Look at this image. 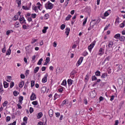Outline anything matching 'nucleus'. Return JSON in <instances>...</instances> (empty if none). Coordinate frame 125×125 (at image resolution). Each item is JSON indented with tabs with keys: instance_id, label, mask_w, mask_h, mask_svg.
<instances>
[{
	"instance_id": "26",
	"label": "nucleus",
	"mask_w": 125,
	"mask_h": 125,
	"mask_svg": "<svg viewBox=\"0 0 125 125\" xmlns=\"http://www.w3.org/2000/svg\"><path fill=\"white\" fill-rule=\"evenodd\" d=\"M122 69H123V65L119 64L118 67L117 72H119V71L122 70Z\"/></svg>"
},
{
	"instance_id": "30",
	"label": "nucleus",
	"mask_w": 125,
	"mask_h": 125,
	"mask_svg": "<svg viewBox=\"0 0 125 125\" xmlns=\"http://www.w3.org/2000/svg\"><path fill=\"white\" fill-rule=\"evenodd\" d=\"M108 76V74L107 73H104L102 75L101 78H103V79H105Z\"/></svg>"
},
{
	"instance_id": "28",
	"label": "nucleus",
	"mask_w": 125,
	"mask_h": 125,
	"mask_svg": "<svg viewBox=\"0 0 125 125\" xmlns=\"http://www.w3.org/2000/svg\"><path fill=\"white\" fill-rule=\"evenodd\" d=\"M18 4V7H20L21 6V0H16Z\"/></svg>"
},
{
	"instance_id": "40",
	"label": "nucleus",
	"mask_w": 125,
	"mask_h": 125,
	"mask_svg": "<svg viewBox=\"0 0 125 125\" xmlns=\"http://www.w3.org/2000/svg\"><path fill=\"white\" fill-rule=\"evenodd\" d=\"M5 51H6V49L5 48V45H4L3 48L2 49V52L3 53H5Z\"/></svg>"
},
{
	"instance_id": "20",
	"label": "nucleus",
	"mask_w": 125,
	"mask_h": 125,
	"mask_svg": "<svg viewBox=\"0 0 125 125\" xmlns=\"http://www.w3.org/2000/svg\"><path fill=\"white\" fill-rule=\"evenodd\" d=\"M39 70H40V67L39 66L36 67L34 70V74H37V73L39 72Z\"/></svg>"
},
{
	"instance_id": "2",
	"label": "nucleus",
	"mask_w": 125,
	"mask_h": 125,
	"mask_svg": "<svg viewBox=\"0 0 125 125\" xmlns=\"http://www.w3.org/2000/svg\"><path fill=\"white\" fill-rule=\"evenodd\" d=\"M111 14V10H108L105 12V13L104 14V16H102L101 17L102 19H106L105 17H107L109 16Z\"/></svg>"
},
{
	"instance_id": "27",
	"label": "nucleus",
	"mask_w": 125,
	"mask_h": 125,
	"mask_svg": "<svg viewBox=\"0 0 125 125\" xmlns=\"http://www.w3.org/2000/svg\"><path fill=\"white\" fill-rule=\"evenodd\" d=\"M36 5H38L37 8H38L39 10H41V6H42V4L40 3V2H37Z\"/></svg>"
},
{
	"instance_id": "21",
	"label": "nucleus",
	"mask_w": 125,
	"mask_h": 125,
	"mask_svg": "<svg viewBox=\"0 0 125 125\" xmlns=\"http://www.w3.org/2000/svg\"><path fill=\"white\" fill-rule=\"evenodd\" d=\"M11 54V49L9 48L6 52V55H10Z\"/></svg>"
},
{
	"instance_id": "18",
	"label": "nucleus",
	"mask_w": 125,
	"mask_h": 125,
	"mask_svg": "<svg viewBox=\"0 0 125 125\" xmlns=\"http://www.w3.org/2000/svg\"><path fill=\"white\" fill-rule=\"evenodd\" d=\"M58 91H59V92L62 93V92H63V91H64V87L61 86L60 88H59Z\"/></svg>"
},
{
	"instance_id": "32",
	"label": "nucleus",
	"mask_w": 125,
	"mask_h": 125,
	"mask_svg": "<svg viewBox=\"0 0 125 125\" xmlns=\"http://www.w3.org/2000/svg\"><path fill=\"white\" fill-rule=\"evenodd\" d=\"M11 76H7L6 81L8 82V83H10V82L11 81Z\"/></svg>"
},
{
	"instance_id": "46",
	"label": "nucleus",
	"mask_w": 125,
	"mask_h": 125,
	"mask_svg": "<svg viewBox=\"0 0 125 125\" xmlns=\"http://www.w3.org/2000/svg\"><path fill=\"white\" fill-rule=\"evenodd\" d=\"M44 18L46 20L48 19L49 18V15L48 14H45Z\"/></svg>"
},
{
	"instance_id": "25",
	"label": "nucleus",
	"mask_w": 125,
	"mask_h": 125,
	"mask_svg": "<svg viewBox=\"0 0 125 125\" xmlns=\"http://www.w3.org/2000/svg\"><path fill=\"white\" fill-rule=\"evenodd\" d=\"M23 99H24V98L23 97V96H20L19 98V101L20 103H21V104H22V101H23Z\"/></svg>"
},
{
	"instance_id": "37",
	"label": "nucleus",
	"mask_w": 125,
	"mask_h": 125,
	"mask_svg": "<svg viewBox=\"0 0 125 125\" xmlns=\"http://www.w3.org/2000/svg\"><path fill=\"white\" fill-rule=\"evenodd\" d=\"M120 37H121V34H116L114 36L115 39H120Z\"/></svg>"
},
{
	"instance_id": "17",
	"label": "nucleus",
	"mask_w": 125,
	"mask_h": 125,
	"mask_svg": "<svg viewBox=\"0 0 125 125\" xmlns=\"http://www.w3.org/2000/svg\"><path fill=\"white\" fill-rule=\"evenodd\" d=\"M19 86L21 88H22V87H23V86H24V81L21 82L19 84Z\"/></svg>"
},
{
	"instance_id": "13",
	"label": "nucleus",
	"mask_w": 125,
	"mask_h": 125,
	"mask_svg": "<svg viewBox=\"0 0 125 125\" xmlns=\"http://www.w3.org/2000/svg\"><path fill=\"white\" fill-rule=\"evenodd\" d=\"M65 34H66L67 37L69 36V34H70V28L67 27L65 29Z\"/></svg>"
},
{
	"instance_id": "55",
	"label": "nucleus",
	"mask_w": 125,
	"mask_h": 125,
	"mask_svg": "<svg viewBox=\"0 0 125 125\" xmlns=\"http://www.w3.org/2000/svg\"><path fill=\"white\" fill-rule=\"evenodd\" d=\"M88 54V53H87L86 52V51H84L83 52V56H86V55H87Z\"/></svg>"
},
{
	"instance_id": "54",
	"label": "nucleus",
	"mask_w": 125,
	"mask_h": 125,
	"mask_svg": "<svg viewBox=\"0 0 125 125\" xmlns=\"http://www.w3.org/2000/svg\"><path fill=\"white\" fill-rule=\"evenodd\" d=\"M14 21H16V20H18V18H19V16L16 15L14 16Z\"/></svg>"
},
{
	"instance_id": "8",
	"label": "nucleus",
	"mask_w": 125,
	"mask_h": 125,
	"mask_svg": "<svg viewBox=\"0 0 125 125\" xmlns=\"http://www.w3.org/2000/svg\"><path fill=\"white\" fill-rule=\"evenodd\" d=\"M94 46V42H93L92 44H91L88 47V49L90 51V52H91V50L93 48Z\"/></svg>"
},
{
	"instance_id": "47",
	"label": "nucleus",
	"mask_w": 125,
	"mask_h": 125,
	"mask_svg": "<svg viewBox=\"0 0 125 125\" xmlns=\"http://www.w3.org/2000/svg\"><path fill=\"white\" fill-rule=\"evenodd\" d=\"M86 22H87V18L85 19L83 23V26H84L86 24Z\"/></svg>"
},
{
	"instance_id": "63",
	"label": "nucleus",
	"mask_w": 125,
	"mask_h": 125,
	"mask_svg": "<svg viewBox=\"0 0 125 125\" xmlns=\"http://www.w3.org/2000/svg\"><path fill=\"white\" fill-rule=\"evenodd\" d=\"M114 99H115V96L114 95L111 96V97L110 99V101L112 102L113 100H114Z\"/></svg>"
},
{
	"instance_id": "49",
	"label": "nucleus",
	"mask_w": 125,
	"mask_h": 125,
	"mask_svg": "<svg viewBox=\"0 0 125 125\" xmlns=\"http://www.w3.org/2000/svg\"><path fill=\"white\" fill-rule=\"evenodd\" d=\"M13 94L14 96H17L19 93H18V92L17 91H15L13 92Z\"/></svg>"
},
{
	"instance_id": "42",
	"label": "nucleus",
	"mask_w": 125,
	"mask_h": 125,
	"mask_svg": "<svg viewBox=\"0 0 125 125\" xmlns=\"http://www.w3.org/2000/svg\"><path fill=\"white\" fill-rule=\"evenodd\" d=\"M33 10H34L36 12H39V10L38 9V7L37 6H35L33 8Z\"/></svg>"
},
{
	"instance_id": "59",
	"label": "nucleus",
	"mask_w": 125,
	"mask_h": 125,
	"mask_svg": "<svg viewBox=\"0 0 125 125\" xmlns=\"http://www.w3.org/2000/svg\"><path fill=\"white\" fill-rule=\"evenodd\" d=\"M33 19H32L31 17H28L27 18V21H28V22H32Z\"/></svg>"
},
{
	"instance_id": "4",
	"label": "nucleus",
	"mask_w": 125,
	"mask_h": 125,
	"mask_svg": "<svg viewBox=\"0 0 125 125\" xmlns=\"http://www.w3.org/2000/svg\"><path fill=\"white\" fill-rule=\"evenodd\" d=\"M83 57H81L76 63L77 67H79V65H81L82 64V62H83Z\"/></svg>"
},
{
	"instance_id": "24",
	"label": "nucleus",
	"mask_w": 125,
	"mask_h": 125,
	"mask_svg": "<svg viewBox=\"0 0 125 125\" xmlns=\"http://www.w3.org/2000/svg\"><path fill=\"white\" fill-rule=\"evenodd\" d=\"M68 103H69V101L68 100H64L62 103V105H66V104H68Z\"/></svg>"
},
{
	"instance_id": "48",
	"label": "nucleus",
	"mask_w": 125,
	"mask_h": 125,
	"mask_svg": "<svg viewBox=\"0 0 125 125\" xmlns=\"http://www.w3.org/2000/svg\"><path fill=\"white\" fill-rule=\"evenodd\" d=\"M31 17L33 19H35V18H36V17H37V15L36 14H32Z\"/></svg>"
},
{
	"instance_id": "7",
	"label": "nucleus",
	"mask_w": 125,
	"mask_h": 125,
	"mask_svg": "<svg viewBox=\"0 0 125 125\" xmlns=\"http://www.w3.org/2000/svg\"><path fill=\"white\" fill-rule=\"evenodd\" d=\"M113 45H114V42H109L107 45V48H113Z\"/></svg>"
},
{
	"instance_id": "53",
	"label": "nucleus",
	"mask_w": 125,
	"mask_h": 125,
	"mask_svg": "<svg viewBox=\"0 0 125 125\" xmlns=\"http://www.w3.org/2000/svg\"><path fill=\"white\" fill-rule=\"evenodd\" d=\"M8 103V102L7 101L4 102V103H3V107H5L7 105Z\"/></svg>"
},
{
	"instance_id": "51",
	"label": "nucleus",
	"mask_w": 125,
	"mask_h": 125,
	"mask_svg": "<svg viewBox=\"0 0 125 125\" xmlns=\"http://www.w3.org/2000/svg\"><path fill=\"white\" fill-rule=\"evenodd\" d=\"M33 112H34V108H33V107H31L29 108V112L30 114H32V113H33Z\"/></svg>"
},
{
	"instance_id": "14",
	"label": "nucleus",
	"mask_w": 125,
	"mask_h": 125,
	"mask_svg": "<svg viewBox=\"0 0 125 125\" xmlns=\"http://www.w3.org/2000/svg\"><path fill=\"white\" fill-rule=\"evenodd\" d=\"M9 84V83H7V82L4 81L3 82V85H4V88H7V87H8V85Z\"/></svg>"
},
{
	"instance_id": "9",
	"label": "nucleus",
	"mask_w": 125,
	"mask_h": 125,
	"mask_svg": "<svg viewBox=\"0 0 125 125\" xmlns=\"http://www.w3.org/2000/svg\"><path fill=\"white\" fill-rule=\"evenodd\" d=\"M94 81H97L95 82L94 84H97L98 83H99L100 82H101L100 79H97V78H96L95 76H94Z\"/></svg>"
},
{
	"instance_id": "36",
	"label": "nucleus",
	"mask_w": 125,
	"mask_h": 125,
	"mask_svg": "<svg viewBox=\"0 0 125 125\" xmlns=\"http://www.w3.org/2000/svg\"><path fill=\"white\" fill-rule=\"evenodd\" d=\"M43 61V60L42 58L40 59L37 63L38 65H42V62Z\"/></svg>"
},
{
	"instance_id": "33",
	"label": "nucleus",
	"mask_w": 125,
	"mask_h": 125,
	"mask_svg": "<svg viewBox=\"0 0 125 125\" xmlns=\"http://www.w3.org/2000/svg\"><path fill=\"white\" fill-rule=\"evenodd\" d=\"M100 74H101V72L99 71V70H97L96 72H95V76H97L98 77L100 76Z\"/></svg>"
},
{
	"instance_id": "1",
	"label": "nucleus",
	"mask_w": 125,
	"mask_h": 125,
	"mask_svg": "<svg viewBox=\"0 0 125 125\" xmlns=\"http://www.w3.org/2000/svg\"><path fill=\"white\" fill-rule=\"evenodd\" d=\"M45 7L46 9H52L53 8V4L48 1L45 4Z\"/></svg>"
},
{
	"instance_id": "61",
	"label": "nucleus",
	"mask_w": 125,
	"mask_h": 125,
	"mask_svg": "<svg viewBox=\"0 0 125 125\" xmlns=\"http://www.w3.org/2000/svg\"><path fill=\"white\" fill-rule=\"evenodd\" d=\"M83 103L85 105H87V100H86V99H84Z\"/></svg>"
},
{
	"instance_id": "38",
	"label": "nucleus",
	"mask_w": 125,
	"mask_h": 125,
	"mask_svg": "<svg viewBox=\"0 0 125 125\" xmlns=\"http://www.w3.org/2000/svg\"><path fill=\"white\" fill-rule=\"evenodd\" d=\"M32 62L33 63H35V62H36V55H34L32 57Z\"/></svg>"
},
{
	"instance_id": "43",
	"label": "nucleus",
	"mask_w": 125,
	"mask_h": 125,
	"mask_svg": "<svg viewBox=\"0 0 125 125\" xmlns=\"http://www.w3.org/2000/svg\"><path fill=\"white\" fill-rule=\"evenodd\" d=\"M66 27V25L62 24L61 26V30H64L65 29V27Z\"/></svg>"
},
{
	"instance_id": "22",
	"label": "nucleus",
	"mask_w": 125,
	"mask_h": 125,
	"mask_svg": "<svg viewBox=\"0 0 125 125\" xmlns=\"http://www.w3.org/2000/svg\"><path fill=\"white\" fill-rule=\"evenodd\" d=\"M72 15H68V16L65 18V21H69L71 19Z\"/></svg>"
},
{
	"instance_id": "31",
	"label": "nucleus",
	"mask_w": 125,
	"mask_h": 125,
	"mask_svg": "<svg viewBox=\"0 0 125 125\" xmlns=\"http://www.w3.org/2000/svg\"><path fill=\"white\" fill-rule=\"evenodd\" d=\"M76 70H73L70 73L71 76H72L73 78L75 77V74H76Z\"/></svg>"
},
{
	"instance_id": "41",
	"label": "nucleus",
	"mask_w": 125,
	"mask_h": 125,
	"mask_svg": "<svg viewBox=\"0 0 125 125\" xmlns=\"http://www.w3.org/2000/svg\"><path fill=\"white\" fill-rule=\"evenodd\" d=\"M14 86V82H11L10 83V88H12Z\"/></svg>"
},
{
	"instance_id": "57",
	"label": "nucleus",
	"mask_w": 125,
	"mask_h": 125,
	"mask_svg": "<svg viewBox=\"0 0 125 125\" xmlns=\"http://www.w3.org/2000/svg\"><path fill=\"white\" fill-rule=\"evenodd\" d=\"M90 96L91 97V98H93V97H94V96H93V91L90 92Z\"/></svg>"
},
{
	"instance_id": "6",
	"label": "nucleus",
	"mask_w": 125,
	"mask_h": 125,
	"mask_svg": "<svg viewBox=\"0 0 125 125\" xmlns=\"http://www.w3.org/2000/svg\"><path fill=\"white\" fill-rule=\"evenodd\" d=\"M47 77H48V75L47 74H46L44 75V77L42 78V83H45L47 82Z\"/></svg>"
},
{
	"instance_id": "52",
	"label": "nucleus",
	"mask_w": 125,
	"mask_h": 125,
	"mask_svg": "<svg viewBox=\"0 0 125 125\" xmlns=\"http://www.w3.org/2000/svg\"><path fill=\"white\" fill-rule=\"evenodd\" d=\"M19 25H20L19 22H18V21L16 22V23H15L16 28H19Z\"/></svg>"
},
{
	"instance_id": "5",
	"label": "nucleus",
	"mask_w": 125,
	"mask_h": 125,
	"mask_svg": "<svg viewBox=\"0 0 125 125\" xmlns=\"http://www.w3.org/2000/svg\"><path fill=\"white\" fill-rule=\"evenodd\" d=\"M36 99H37V96L36 95V94H35L34 93H32L31 95L30 96L31 101L36 100Z\"/></svg>"
},
{
	"instance_id": "29",
	"label": "nucleus",
	"mask_w": 125,
	"mask_h": 125,
	"mask_svg": "<svg viewBox=\"0 0 125 125\" xmlns=\"http://www.w3.org/2000/svg\"><path fill=\"white\" fill-rule=\"evenodd\" d=\"M119 40L121 42H125V37L124 36H120L119 38Z\"/></svg>"
},
{
	"instance_id": "45",
	"label": "nucleus",
	"mask_w": 125,
	"mask_h": 125,
	"mask_svg": "<svg viewBox=\"0 0 125 125\" xmlns=\"http://www.w3.org/2000/svg\"><path fill=\"white\" fill-rule=\"evenodd\" d=\"M38 41V39H32L31 43H35V42H37Z\"/></svg>"
},
{
	"instance_id": "34",
	"label": "nucleus",
	"mask_w": 125,
	"mask_h": 125,
	"mask_svg": "<svg viewBox=\"0 0 125 125\" xmlns=\"http://www.w3.org/2000/svg\"><path fill=\"white\" fill-rule=\"evenodd\" d=\"M120 23V18H117L115 21V24L118 25Z\"/></svg>"
},
{
	"instance_id": "35",
	"label": "nucleus",
	"mask_w": 125,
	"mask_h": 125,
	"mask_svg": "<svg viewBox=\"0 0 125 125\" xmlns=\"http://www.w3.org/2000/svg\"><path fill=\"white\" fill-rule=\"evenodd\" d=\"M46 90V87H42V88H41V91L42 92H43V93H44L45 92Z\"/></svg>"
},
{
	"instance_id": "11",
	"label": "nucleus",
	"mask_w": 125,
	"mask_h": 125,
	"mask_svg": "<svg viewBox=\"0 0 125 125\" xmlns=\"http://www.w3.org/2000/svg\"><path fill=\"white\" fill-rule=\"evenodd\" d=\"M67 83L68 84V86H71V85L73 84V80L72 79H68Z\"/></svg>"
},
{
	"instance_id": "50",
	"label": "nucleus",
	"mask_w": 125,
	"mask_h": 125,
	"mask_svg": "<svg viewBox=\"0 0 125 125\" xmlns=\"http://www.w3.org/2000/svg\"><path fill=\"white\" fill-rule=\"evenodd\" d=\"M45 61H46V62L49 63V62H50V58L49 57L46 58Z\"/></svg>"
},
{
	"instance_id": "10",
	"label": "nucleus",
	"mask_w": 125,
	"mask_h": 125,
	"mask_svg": "<svg viewBox=\"0 0 125 125\" xmlns=\"http://www.w3.org/2000/svg\"><path fill=\"white\" fill-rule=\"evenodd\" d=\"M49 116L50 117V118H52L53 117V110L50 109L48 112Z\"/></svg>"
},
{
	"instance_id": "39",
	"label": "nucleus",
	"mask_w": 125,
	"mask_h": 125,
	"mask_svg": "<svg viewBox=\"0 0 125 125\" xmlns=\"http://www.w3.org/2000/svg\"><path fill=\"white\" fill-rule=\"evenodd\" d=\"M32 104L33 105H34L35 106H37V105H38V101H33V102H32Z\"/></svg>"
},
{
	"instance_id": "60",
	"label": "nucleus",
	"mask_w": 125,
	"mask_h": 125,
	"mask_svg": "<svg viewBox=\"0 0 125 125\" xmlns=\"http://www.w3.org/2000/svg\"><path fill=\"white\" fill-rule=\"evenodd\" d=\"M58 96V94L56 93L54 96V100H56V99H57Z\"/></svg>"
},
{
	"instance_id": "56",
	"label": "nucleus",
	"mask_w": 125,
	"mask_h": 125,
	"mask_svg": "<svg viewBox=\"0 0 125 125\" xmlns=\"http://www.w3.org/2000/svg\"><path fill=\"white\" fill-rule=\"evenodd\" d=\"M34 85H35V81H32L31 82V87H33V86H34Z\"/></svg>"
},
{
	"instance_id": "16",
	"label": "nucleus",
	"mask_w": 125,
	"mask_h": 125,
	"mask_svg": "<svg viewBox=\"0 0 125 125\" xmlns=\"http://www.w3.org/2000/svg\"><path fill=\"white\" fill-rule=\"evenodd\" d=\"M42 116H43L42 112L39 113L37 115V119H41V118H42Z\"/></svg>"
},
{
	"instance_id": "19",
	"label": "nucleus",
	"mask_w": 125,
	"mask_h": 125,
	"mask_svg": "<svg viewBox=\"0 0 125 125\" xmlns=\"http://www.w3.org/2000/svg\"><path fill=\"white\" fill-rule=\"evenodd\" d=\"M90 26L88 28V31H90L91 29H93V26H94V25L93 24L92 21L90 22Z\"/></svg>"
},
{
	"instance_id": "23",
	"label": "nucleus",
	"mask_w": 125,
	"mask_h": 125,
	"mask_svg": "<svg viewBox=\"0 0 125 125\" xmlns=\"http://www.w3.org/2000/svg\"><path fill=\"white\" fill-rule=\"evenodd\" d=\"M61 85H64V86H66L67 85V81L66 80H64L62 83H61Z\"/></svg>"
},
{
	"instance_id": "15",
	"label": "nucleus",
	"mask_w": 125,
	"mask_h": 125,
	"mask_svg": "<svg viewBox=\"0 0 125 125\" xmlns=\"http://www.w3.org/2000/svg\"><path fill=\"white\" fill-rule=\"evenodd\" d=\"M48 29V27L47 26H44L43 27V29H42V32L43 34H45L46 33V30Z\"/></svg>"
},
{
	"instance_id": "64",
	"label": "nucleus",
	"mask_w": 125,
	"mask_h": 125,
	"mask_svg": "<svg viewBox=\"0 0 125 125\" xmlns=\"http://www.w3.org/2000/svg\"><path fill=\"white\" fill-rule=\"evenodd\" d=\"M8 125H16V121H14L13 123H11Z\"/></svg>"
},
{
	"instance_id": "62",
	"label": "nucleus",
	"mask_w": 125,
	"mask_h": 125,
	"mask_svg": "<svg viewBox=\"0 0 125 125\" xmlns=\"http://www.w3.org/2000/svg\"><path fill=\"white\" fill-rule=\"evenodd\" d=\"M56 117H57V118H59V117H60V113L56 112Z\"/></svg>"
},
{
	"instance_id": "58",
	"label": "nucleus",
	"mask_w": 125,
	"mask_h": 125,
	"mask_svg": "<svg viewBox=\"0 0 125 125\" xmlns=\"http://www.w3.org/2000/svg\"><path fill=\"white\" fill-rule=\"evenodd\" d=\"M28 84H29V82L27 81L26 83L24 84V88H27V87H28Z\"/></svg>"
},
{
	"instance_id": "3",
	"label": "nucleus",
	"mask_w": 125,
	"mask_h": 125,
	"mask_svg": "<svg viewBox=\"0 0 125 125\" xmlns=\"http://www.w3.org/2000/svg\"><path fill=\"white\" fill-rule=\"evenodd\" d=\"M19 21L21 25H22V24H27V22H26V20H25V18L23 17H20Z\"/></svg>"
},
{
	"instance_id": "12",
	"label": "nucleus",
	"mask_w": 125,
	"mask_h": 125,
	"mask_svg": "<svg viewBox=\"0 0 125 125\" xmlns=\"http://www.w3.org/2000/svg\"><path fill=\"white\" fill-rule=\"evenodd\" d=\"M104 54V52H103V49L102 48H101L99 51L98 54H99V55L101 56L102 55H103Z\"/></svg>"
},
{
	"instance_id": "44",
	"label": "nucleus",
	"mask_w": 125,
	"mask_h": 125,
	"mask_svg": "<svg viewBox=\"0 0 125 125\" xmlns=\"http://www.w3.org/2000/svg\"><path fill=\"white\" fill-rule=\"evenodd\" d=\"M11 119V118H10V116H7V117H6V121L7 122H10Z\"/></svg>"
}]
</instances>
